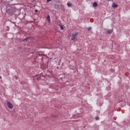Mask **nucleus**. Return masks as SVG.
<instances>
[{
    "label": "nucleus",
    "instance_id": "nucleus-17",
    "mask_svg": "<svg viewBox=\"0 0 130 130\" xmlns=\"http://www.w3.org/2000/svg\"><path fill=\"white\" fill-rule=\"evenodd\" d=\"M83 127H84V128L86 127V126H84Z\"/></svg>",
    "mask_w": 130,
    "mask_h": 130
},
{
    "label": "nucleus",
    "instance_id": "nucleus-1",
    "mask_svg": "<svg viewBox=\"0 0 130 130\" xmlns=\"http://www.w3.org/2000/svg\"><path fill=\"white\" fill-rule=\"evenodd\" d=\"M7 106L8 108H10V109H13L14 106H13V105H12V103H11V102H8L7 103Z\"/></svg>",
    "mask_w": 130,
    "mask_h": 130
},
{
    "label": "nucleus",
    "instance_id": "nucleus-5",
    "mask_svg": "<svg viewBox=\"0 0 130 130\" xmlns=\"http://www.w3.org/2000/svg\"><path fill=\"white\" fill-rule=\"evenodd\" d=\"M113 32V30L112 29H110L107 31L108 34H111Z\"/></svg>",
    "mask_w": 130,
    "mask_h": 130
},
{
    "label": "nucleus",
    "instance_id": "nucleus-7",
    "mask_svg": "<svg viewBox=\"0 0 130 130\" xmlns=\"http://www.w3.org/2000/svg\"><path fill=\"white\" fill-rule=\"evenodd\" d=\"M112 7L113 8H117V4H114V3H113V4H112Z\"/></svg>",
    "mask_w": 130,
    "mask_h": 130
},
{
    "label": "nucleus",
    "instance_id": "nucleus-3",
    "mask_svg": "<svg viewBox=\"0 0 130 130\" xmlns=\"http://www.w3.org/2000/svg\"><path fill=\"white\" fill-rule=\"evenodd\" d=\"M92 6L94 7V8H96V7H98V4H97L96 2H94L92 4Z\"/></svg>",
    "mask_w": 130,
    "mask_h": 130
},
{
    "label": "nucleus",
    "instance_id": "nucleus-15",
    "mask_svg": "<svg viewBox=\"0 0 130 130\" xmlns=\"http://www.w3.org/2000/svg\"><path fill=\"white\" fill-rule=\"evenodd\" d=\"M38 10L36 9V10H35V12H36V13H38Z\"/></svg>",
    "mask_w": 130,
    "mask_h": 130
},
{
    "label": "nucleus",
    "instance_id": "nucleus-9",
    "mask_svg": "<svg viewBox=\"0 0 130 130\" xmlns=\"http://www.w3.org/2000/svg\"><path fill=\"white\" fill-rule=\"evenodd\" d=\"M54 7H55V9H58V5H54Z\"/></svg>",
    "mask_w": 130,
    "mask_h": 130
},
{
    "label": "nucleus",
    "instance_id": "nucleus-14",
    "mask_svg": "<svg viewBox=\"0 0 130 130\" xmlns=\"http://www.w3.org/2000/svg\"><path fill=\"white\" fill-rule=\"evenodd\" d=\"M52 0H47V3H48L49 2H51Z\"/></svg>",
    "mask_w": 130,
    "mask_h": 130
},
{
    "label": "nucleus",
    "instance_id": "nucleus-2",
    "mask_svg": "<svg viewBox=\"0 0 130 130\" xmlns=\"http://www.w3.org/2000/svg\"><path fill=\"white\" fill-rule=\"evenodd\" d=\"M77 35H78V33L72 34V38H71V40H75V39H76V37H77Z\"/></svg>",
    "mask_w": 130,
    "mask_h": 130
},
{
    "label": "nucleus",
    "instance_id": "nucleus-16",
    "mask_svg": "<svg viewBox=\"0 0 130 130\" xmlns=\"http://www.w3.org/2000/svg\"><path fill=\"white\" fill-rule=\"evenodd\" d=\"M0 79H2V76H0Z\"/></svg>",
    "mask_w": 130,
    "mask_h": 130
},
{
    "label": "nucleus",
    "instance_id": "nucleus-12",
    "mask_svg": "<svg viewBox=\"0 0 130 130\" xmlns=\"http://www.w3.org/2000/svg\"><path fill=\"white\" fill-rule=\"evenodd\" d=\"M60 28L61 30H63V27L61 26V25H60Z\"/></svg>",
    "mask_w": 130,
    "mask_h": 130
},
{
    "label": "nucleus",
    "instance_id": "nucleus-20",
    "mask_svg": "<svg viewBox=\"0 0 130 130\" xmlns=\"http://www.w3.org/2000/svg\"><path fill=\"white\" fill-rule=\"evenodd\" d=\"M8 31H9V29H8Z\"/></svg>",
    "mask_w": 130,
    "mask_h": 130
},
{
    "label": "nucleus",
    "instance_id": "nucleus-8",
    "mask_svg": "<svg viewBox=\"0 0 130 130\" xmlns=\"http://www.w3.org/2000/svg\"><path fill=\"white\" fill-rule=\"evenodd\" d=\"M30 39L29 37H27V38L24 39L23 40V41H26V42H27V40H28V39Z\"/></svg>",
    "mask_w": 130,
    "mask_h": 130
},
{
    "label": "nucleus",
    "instance_id": "nucleus-18",
    "mask_svg": "<svg viewBox=\"0 0 130 130\" xmlns=\"http://www.w3.org/2000/svg\"><path fill=\"white\" fill-rule=\"evenodd\" d=\"M10 2H13V0H10Z\"/></svg>",
    "mask_w": 130,
    "mask_h": 130
},
{
    "label": "nucleus",
    "instance_id": "nucleus-6",
    "mask_svg": "<svg viewBox=\"0 0 130 130\" xmlns=\"http://www.w3.org/2000/svg\"><path fill=\"white\" fill-rule=\"evenodd\" d=\"M67 6H68V8H71V7H72V6H73V4L72 3H68Z\"/></svg>",
    "mask_w": 130,
    "mask_h": 130
},
{
    "label": "nucleus",
    "instance_id": "nucleus-19",
    "mask_svg": "<svg viewBox=\"0 0 130 130\" xmlns=\"http://www.w3.org/2000/svg\"><path fill=\"white\" fill-rule=\"evenodd\" d=\"M7 28L9 29V26H8Z\"/></svg>",
    "mask_w": 130,
    "mask_h": 130
},
{
    "label": "nucleus",
    "instance_id": "nucleus-4",
    "mask_svg": "<svg viewBox=\"0 0 130 130\" xmlns=\"http://www.w3.org/2000/svg\"><path fill=\"white\" fill-rule=\"evenodd\" d=\"M47 20L48 23H50V16H49V15H47Z\"/></svg>",
    "mask_w": 130,
    "mask_h": 130
},
{
    "label": "nucleus",
    "instance_id": "nucleus-13",
    "mask_svg": "<svg viewBox=\"0 0 130 130\" xmlns=\"http://www.w3.org/2000/svg\"><path fill=\"white\" fill-rule=\"evenodd\" d=\"M14 78L16 80H18V77L17 76H15Z\"/></svg>",
    "mask_w": 130,
    "mask_h": 130
},
{
    "label": "nucleus",
    "instance_id": "nucleus-11",
    "mask_svg": "<svg viewBox=\"0 0 130 130\" xmlns=\"http://www.w3.org/2000/svg\"><path fill=\"white\" fill-rule=\"evenodd\" d=\"M98 119H99V117L96 116V117H95V120H98Z\"/></svg>",
    "mask_w": 130,
    "mask_h": 130
},
{
    "label": "nucleus",
    "instance_id": "nucleus-10",
    "mask_svg": "<svg viewBox=\"0 0 130 130\" xmlns=\"http://www.w3.org/2000/svg\"><path fill=\"white\" fill-rule=\"evenodd\" d=\"M87 30L88 31H91V30H92V28L91 27H89L88 28Z\"/></svg>",
    "mask_w": 130,
    "mask_h": 130
}]
</instances>
